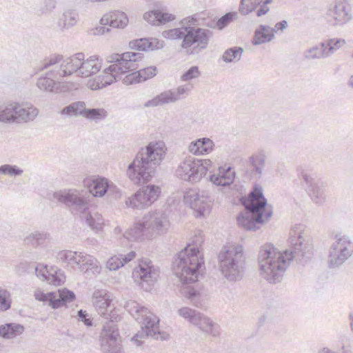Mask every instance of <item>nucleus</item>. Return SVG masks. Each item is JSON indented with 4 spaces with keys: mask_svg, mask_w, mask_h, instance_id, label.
I'll list each match as a JSON object with an SVG mask.
<instances>
[{
    "mask_svg": "<svg viewBox=\"0 0 353 353\" xmlns=\"http://www.w3.org/2000/svg\"><path fill=\"white\" fill-rule=\"evenodd\" d=\"M159 271L152 265L148 259H142L139 261L137 267L132 272L134 281L147 292L151 290L154 283L157 280Z\"/></svg>",
    "mask_w": 353,
    "mask_h": 353,
    "instance_id": "obj_16",
    "label": "nucleus"
},
{
    "mask_svg": "<svg viewBox=\"0 0 353 353\" xmlns=\"http://www.w3.org/2000/svg\"><path fill=\"white\" fill-rule=\"evenodd\" d=\"M52 196L59 202L65 204L71 211L85 215L86 223L92 229L99 230L102 228L103 219L101 214L97 213L92 216L89 210V195L87 192L74 189L55 192Z\"/></svg>",
    "mask_w": 353,
    "mask_h": 353,
    "instance_id": "obj_8",
    "label": "nucleus"
},
{
    "mask_svg": "<svg viewBox=\"0 0 353 353\" xmlns=\"http://www.w3.org/2000/svg\"><path fill=\"white\" fill-rule=\"evenodd\" d=\"M319 353H352V351L350 350H345L344 347H343L339 352H334L328 348H323Z\"/></svg>",
    "mask_w": 353,
    "mask_h": 353,
    "instance_id": "obj_60",
    "label": "nucleus"
},
{
    "mask_svg": "<svg viewBox=\"0 0 353 353\" xmlns=\"http://www.w3.org/2000/svg\"><path fill=\"white\" fill-rule=\"evenodd\" d=\"M237 17L238 14L236 12H228L217 20L216 23V27L219 30H223L227 27L229 23L236 19Z\"/></svg>",
    "mask_w": 353,
    "mask_h": 353,
    "instance_id": "obj_51",
    "label": "nucleus"
},
{
    "mask_svg": "<svg viewBox=\"0 0 353 353\" xmlns=\"http://www.w3.org/2000/svg\"><path fill=\"white\" fill-rule=\"evenodd\" d=\"M347 84L353 88V74L350 77Z\"/></svg>",
    "mask_w": 353,
    "mask_h": 353,
    "instance_id": "obj_63",
    "label": "nucleus"
},
{
    "mask_svg": "<svg viewBox=\"0 0 353 353\" xmlns=\"http://www.w3.org/2000/svg\"><path fill=\"white\" fill-rule=\"evenodd\" d=\"M24 327L19 323H9L0 326V336L3 339H13L21 334Z\"/></svg>",
    "mask_w": 353,
    "mask_h": 353,
    "instance_id": "obj_40",
    "label": "nucleus"
},
{
    "mask_svg": "<svg viewBox=\"0 0 353 353\" xmlns=\"http://www.w3.org/2000/svg\"><path fill=\"white\" fill-rule=\"evenodd\" d=\"M163 46L164 42L157 38H140L129 43L130 49L144 52L161 49Z\"/></svg>",
    "mask_w": 353,
    "mask_h": 353,
    "instance_id": "obj_31",
    "label": "nucleus"
},
{
    "mask_svg": "<svg viewBox=\"0 0 353 353\" xmlns=\"http://www.w3.org/2000/svg\"><path fill=\"white\" fill-rule=\"evenodd\" d=\"M56 4L54 0H44L34 8L35 14L38 16L48 14L55 8Z\"/></svg>",
    "mask_w": 353,
    "mask_h": 353,
    "instance_id": "obj_49",
    "label": "nucleus"
},
{
    "mask_svg": "<svg viewBox=\"0 0 353 353\" xmlns=\"http://www.w3.org/2000/svg\"><path fill=\"white\" fill-rule=\"evenodd\" d=\"M143 59V57L142 58ZM143 59L141 60V61ZM140 61L138 62L139 64ZM131 72L127 74L123 79V81L126 85H132L145 81L150 78L154 77L157 74V68L155 66H150L147 68H139L134 70L130 71Z\"/></svg>",
    "mask_w": 353,
    "mask_h": 353,
    "instance_id": "obj_28",
    "label": "nucleus"
},
{
    "mask_svg": "<svg viewBox=\"0 0 353 353\" xmlns=\"http://www.w3.org/2000/svg\"><path fill=\"white\" fill-rule=\"evenodd\" d=\"M57 259L72 268L78 266L83 272L99 273L101 269L95 258L81 252L61 250L57 254Z\"/></svg>",
    "mask_w": 353,
    "mask_h": 353,
    "instance_id": "obj_13",
    "label": "nucleus"
},
{
    "mask_svg": "<svg viewBox=\"0 0 353 353\" xmlns=\"http://www.w3.org/2000/svg\"><path fill=\"white\" fill-rule=\"evenodd\" d=\"M263 0H241L239 10L243 15H246L262 3Z\"/></svg>",
    "mask_w": 353,
    "mask_h": 353,
    "instance_id": "obj_48",
    "label": "nucleus"
},
{
    "mask_svg": "<svg viewBox=\"0 0 353 353\" xmlns=\"http://www.w3.org/2000/svg\"><path fill=\"white\" fill-rule=\"evenodd\" d=\"M180 24L182 26H194L199 25V20L197 18L195 17V16H190L186 18L183 19L180 21Z\"/></svg>",
    "mask_w": 353,
    "mask_h": 353,
    "instance_id": "obj_57",
    "label": "nucleus"
},
{
    "mask_svg": "<svg viewBox=\"0 0 353 353\" xmlns=\"http://www.w3.org/2000/svg\"><path fill=\"white\" fill-rule=\"evenodd\" d=\"M143 218L150 238L165 233L170 226L168 216L162 211L150 212Z\"/></svg>",
    "mask_w": 353,
    "mask_h": 353,
    "instance_id": "obj_22",
    "label": "nucleus"
},
{
    "mask_svg": "<svg viewBox=\"0 0 353 353\" xmlns=\"http://www.w3.org/2000/svg\"><path fill=\"white\" fill-rule=\"evenodd\" d=\"M19 268H22L23 272L28 271L29 269H34L35 273L38 277H41L49 284L56 286L61 285L65 281V276L63 272L58 268H51L50 271H49L47 268L45 267L39 270L38 265L27 262L20 263Z\"/></svg>",
    "mask_w": 353,
    "mask_h": 353,
    "instance_id": "obj_23",
    "label": "nucleus"
},
{
    "mask_svg": "<svg viewBox=\"0 0 353 353\" xmlns=\"http://www.w3.org/2000/svg\"><path fill=\"white\" fill-rule=\"evenodd\" d=\"M101 25H109L117 28H123L128 23L125 13L121 11H114L103 15L100 20Z\"/></svg>",
    "mask_w": 353,
    "mask_h": 353,
    "instance_id": "obj_34",
    "label": "nucleus"
},
{
    "mask_svg": "<svg viewBox=\"0 0 353 353\" xmlns=\"http://www.w3.org/2000/svg\"><path fill=\"white\" fill-rule=\"evenodd\" d=\"M5 123H26L34 120L39 110L31 104L12 103L4 105Z\"/></svg>",
    "mask_w": 353,
    "mask_h": 353,
    "instance_id": "obj_14",
    "label": "nucleus"
},
{
    "mask_svg": "<svg viewBox=\"0 0 353 353\" xmlns=\"http://www.w3.org/2000/svg\"><path fill=\"white\" fill-rule=\"evenodd\" d=\"M135 256L136 252L134 251H130L127 254H119L113 256L108 259L106 266L110 270H117L132 261Z\"/></svg>",
    "mask_w": 353,
    "mask_h": 353,
    "instance_id": "obj_39",
    "label": "nucleus"
},
{
    "mask_svg": "<svg viewBox=\"0 0 353 353\" xmlns=\"http://www.w3.org/2000/svg\"><path fill=\"white\" fill-rule=\"evenodd\" d=\"M4 105L0 106V123H5Z\"/></svg>",
    "mask_w": 353,
    "mask_h": 353,
    "instance_id": "obj_61",
    "label": "nucleus"
},
{
    "mask_svg": "<svg viewBox=\"0 0 353 353\" xmlns=\"http://www.w3.org/2000/svg\"><path fill=\"white\" fill-rule=\"evenodd\" d=\"M288 27V21L286 20H283L280 22H278L275 24V32L277 31H283Z\"/></svg>",
    "mask_w": 353,
    "mask_h": 353,
    "instance_id": "obj_58",
    "label": "nucleus"
},
{
    "mask_svg": "<svg viewBox=\"0 0 353 353\" xmlns=\"http://www.w3.org/2000/svg\"><path fill=\"white\" fill-rule=\"evenodd\" d=\"M235 175L232 167H219L216 173L210 175L209 180L217 186H228L234 181Z\"/></svg>",
    "mask_w": 353,
    "mask_h": 353,
    "instance_id": "obj_30",
    "label": "nucleus"
},
{
    "mask_svg": "<svg viewBox=\"0 0 353 353\" xmlns=\"http://www.w3.org/2000/svg\"><path fill=\"white\" fill-rule=\"evenodd\" d=\"M272 0H265L263 3L261 5V6L256 10V14L257 17H262L265 14H266L268 11L270 10V8L268 7V4L272 3Z\"/></svg>",
    "mask_w": 353,
    "mask_h": 353,
    "instance_id": "obj_55",
    "label": "nucleus"
},
{
    "mask_svg": "<svg viewBox=\"0 0 353 353\" xmlns=\"http://www.w3.org/2000/svg\"><path fill=\"white\" fill-rule=\"evenodd\" d=\"M102 59L98 55H92L87 59H83L80 70L81 77H88L97 74L101 68Z\"/></svg>",
    "mask_w": 353,
    "mask_h": 353,
    "instance_id": "obj_33",
    "label": "nucleus"
},
{
    "mask_svg": "<svg viewBox=\"0 0 353 353\" xmlns=\"http://www.w3.org/2000/svg\"><path fill=\"white\" fill-rule=\"evenodd\" d=\"M183 294L190 300L191 304L196 307L203 306L200 293L192 288H184L182 291Z\"/></svg>",
    "mask_w": 353,
    "mask_h": 353,
    "instance_id": "obj_45",
    "label": "nucleus"
},
{
    "mask_svg": "<svg viewBox=\"0 0 353 353\" xmlns=\"http://www.w3.org/2000/svg\"><path fill=\"white\" fill-rule=\"evenodd\" d=\"M327 15L332 25H344L352 19L351 5L346 0L336 1L329 5Z\"/></svg>",
    "mask_w": 353,
    "mask_h": 353,
    "instance_id": "obj_20",
    "label": "nucleus"
},
{
    "mask_svg": "<svg viewBox=\"0 0 353 353\" xmlns=\"http://www.w3.org/2000/svg\"><path fill=\"white\" fill-rule=\"evenodd\" d=\"M108 116V111L102 108H86L85 109L83 117L90 121H94L97 123L103 121Z\"/></svg>",
    "mask_w": 353,
    "mask_h": 353,
    "instance_id": "obj_42",
    "label": "nucleus"
},
{
    "mask_svg": "<svg viewBox=\"0 0 353 353\" xmlns=\"http://www.w3.org/2000/svg\"><path fill=\"white\" fill-rule=\"evenodd\" d=\"M77 316L79 319L82 321L87 326L89 327L92 325V321L88 318V314L85 311H83V310H79Z\"/></svg>",
    "mask_w": 353,
    "mask_h": 353,
    "instance_id": "obj_56",
    "label": "nucleus"
},
{
    "mask_svg": "<svg viewBox=\"0 0 353 353\" xmlns=\"http://www.w3.org/2000/svg\"><path fill=\"white\" fill-rule=\"evenodd\" d=\"M190 88L188 85H181L177 88L165 90L148 100L145 103V107L162 106L165 104L175 103L177 101L185 99L189 95Z\"/></svg>",
    "mask_w": 353,
    "mask_h": 353,
    "instance_id": "obj_21",
    "label": "nucleus"
},
{
    "mask_svg": "<svg viewBox=\"0 0 353 353\" xmlns=\"http://www.w3.org/2000/svg\"><path fill=\"white\" fill-rule=\"evenodd\" d=\"M324 46L325 45L323 43V42H321L319 45H316L307 49L304 52V57L308 60L316 59H319L328 57L327 52H326Z\"/></svg>",
    "mask_w": 353,
    "mask_h": 353,
    "instance_id": "obj_44",
    "label": "nucleus"
},
{
    "mask_svg": "<svg viewBox=\"0 0 353 353\" xmlns=\"http://www.w3.org/2000/svg\"><path fill=\"white\" fill-rule=\"evenodd\" d=\"M312 249L309 230L296 224L290 230L288 250L281 253L270 245L262 247L258 256L260 274L270 283H279L290 262L305 263L312 256Z\"/></svg>",
    "mask_w": 353,
    "mask_h": 353,
    "instance_id": "obj_1",
    "label": "nucleus"
},
{
    "mask_svg": "<svg viewBox=\"0 0 353 353\" xmlns=\"http://www.w3.org/2000/svg\"><path fill=\"white\" fill-rule=\"evenodd\" d=\"M179 314L188 319L192 324L197 326L203 332L214 337L219 335V326L210 318L204 316L200 312L188 307H181L178 310Z\"/></svg>",
    "mask_w": 353,
    "mask_h": 353,
    "instance_id": "obj_18",
    "label": "nucleus"
},
{
    "mask_svg": "<svg viewBox=\"0 0 353 353\" xmlns=\"http://www.w3.org/2000/svg\"><path fill=\"white\" fill-rule=\"evenodd\" d=\"M51 68L50 70L38 78L36 85L41 91L59 93L61 90V83L59 80L62 77L52 74V72H58L57 66Z\"/></svg>",
    "mask_w": 353,
    "mask_h": 353,
    "instance_id": "obj_26",
    "label": "nucleus"
},
{
    "mask_svg": "<svg viewBox=\"0 0 353 353\" xmlns=\"http://www.w3.org/2000/svg\"><path fill=\"white\" fill-rule=\"evenodd\" d=\"M161 189L155 185H147L128 197L125 201L128 207L133 209L142 210L150 206L157 200Z\"/></svg>",
    "mask_w": 353,
    "mask_h": 353,
    "instance_id": "obj_17",
    "label": "nucleus"
},
{
    "mask_svg": "<svg viewBox=\"0 0 353 353\" xmlns=\"http://www.w3.org/2000/svg\"><path fill=\"white\" fill-rule=\"evenodd\" d=\"M11 307L10 292L0 288V311H6Z\"/></svg>",
    "mask_w": 353,
    "mask_h": 353,
    "instance_id": "obj_53",
    "label": "nucleus"
},
{
    "mask_svg": "<svg viewBox=\"0 0 353 353\" xmlns=\"http://www.w3.org/2000/svg\"><path fill=\"white\" fill-rule=\"evenodd\" d=\"M123 237L130 241H143L145 239H151L146 225L143 223V218L126 230L123 234Z\"/></svg>",
    "mask_w": 353,
    "mask_h": 353,
    "instance_id": "obj_32",
    "label": "nucleus"
},
{
    "mask_svg": "<svg viewBox=\"0 0 353 353\" xmlns=\"http://www.w3.org/2000/svg\"><path fill=\"white\" fill-rule=\"evenodd\" d=\"M250 198L243 201L244 211L237 216L239 225L247 230H256L272 215V206L268 203L261 185L254 184Z\"/></svg>",
    "mask_w": 353,
    "mask_h": 353,
    "instance_id": "obj_5",
    "label": "nucleus"
},
{
    "mask_svg": "<svg viewBox=\"0 0 353 353\" xmlns=\"http://www.w3.org/2000/svg\"><path fill=\"white\" fill-rule=\"evenodd\" d=\"M183 201L194 210L197 217L204 216L205 212L209 210L211 202L208 192L197 188L187 190L184 194Z\"/></svg>",
    "mask_w": 353,
    "mask_h": 353,
    "instance_id": "obj_19",
    "label": "nucleus"
},
{
    "mask_svg": "<svg viewBox=\"0 0 353 353\" xmlns=\"http://www.w3.org/2000/svg\"><path fill=\"white\" fill-rule=\"evenodd\" d=\"M41 297L37 295L36 299L39 301H47L53 309H57L72 302L75 298V294L67 289H59L57 292H50L47 294L41 293Z\"/></svg>",
    "mask_w": 353,
    "mask_h": 353,
    "instance_id": "obj_24",
    "label": "nucleus"
},
{
    "mask_svg": "<svg viewBox=\"0 0 353 353\" xmlns=\"http://www.w3.org/2000/svg\"><path fill=\"white\" fill-rule=\"evenodd\" d=\"M165 145L163 141H152L141 148L126 171L128 177L134 184L149 182L154 175L155 170L165 155Z\"/></svg>",
    "mask_w": 353,
    "mask_h": 353,
    "instance_id": "obj_2",
    "label": "nucleus"
},
{
    "mask_svg": "<svg viewBox=\"0 0 353 353\" xmlns=\"http://www.w3.org/2000/svg\"><path fill=\"white\" fill-rule=\"evenodd\" d=\"M212 32L209 29L197 26H182L162 32V36L170 40L181 39V48L186 54H197L207 48Z\"/></svg>",
    "mask_w": 353,
    "mask_h": 353,
    "instance_id": "obj_6",
    "label": "nucleus"
},
{
    "mask_svg": "<svg viewBox=\"0 0 353 353\" xmlns=\"http://www.w3.org/2000/svg\"><path fill=\"white\" fill-rule=\"evenodd\" d=\"M88 191L93 196L101 197L108 191H112L115 187L104 177H96L86 182Z\"/></svg>",
    "mask_w": 353,
    "mask_h": 353,
    "instance_id": "obj_29",
    "label": "nucleus"
},
{
    "mask_svg": "<svg viewBox=\"0 0 353 353\" xmlns=\"http://www.w3.org/2000/svg\"><path fill=\"white\" fill-rule=\"evenodd\" d=\"M266 157L263 152L251 155L246 161L245 175L250 179L261 177L265 165Z\"/></svg>",
    "mask_w": 353,
    "mask_h": 353,
    "instance_id": "obj_27",
    "label": "nucleus"
},
{
    "mask_svg": "<svg viewBox=\"0 0 353 353\" xmlns=\"http://www.w3.org/2000/svg\"><path fill=\"white\" fill-rule=\"evenodd\" d=\"M46 234L35 232L31 233L24 239V243L27 245H31L32 247L37 248L38 246L44 245L46 241Z\"/></svg>",
    "mask_w": 353,
    "mask_h": 353,
    "instance_id": "obj_46",
    "label": "nucleus"
},
{
    "mask_svg": "<svg viewBox=\"0 0 353 353\" xmlns=\"http://www.w3.org/2000/svg\"><path fill=\"white\" fill-rule=\"evenodd\" d=\"M84 58L85 55L83 52L75 53L65 59H63L61 54H52L44 59L42 65L38 68V72L57 66L58 72H52L55 75L63 78L76 73L79 77L82 61Z\"/></svg>",
    "mask_w": 353,
    "mask_h": 353,
    "instance_id": "obj_11",
    "label": "nucleus"
},
{
    "mask_svg": "<svg viewBox=\"0 0 353 353\" xmlns=\"http://www.w3.org/2000/svg\"><path fill=\"white\" fill-rule=\"evenodd\" d=\"M109 31H110V29L108 28H106L105 26H98V27L95 28V29L94 30L93 34L95 35H102Z\"/></svg>",
    "mask_w": 353,
    "mask_h": 353,
    "instance_id": "obj_59",
    "label": "nucleus"
},
{
    "mask_svg": "<svg viewBox=\"0 0 353 353\" xmlns=\"http://www.w3.org/2000/svg\"><path fill=\"white\" fill-rule=\"evenodd\" d=\"M77 17L78 14L76 10L70 9L66 10L60 17L58 21V26L62 30L72 27L77 23Z\"/></svg>",
    "mask_w": 353,
    "mask_h": 353,
    "instance_id": "obj_41",
    "label": "nucleus"
},
{
    "mask_svg": "<svg viewBox=\"0 0 353 353\" xmlns=\"http://www.w3.org/2000/svg\"><path fill=\"white\" fill-rule=\"evenodd\" d=\"M112 299L109 292L105 290H97L92 295V303L99 315L106 314L108 307H110Z\"/></svg>",
    "mask_w": 353,
    "mask_h": 353,
    "instance_id": "obj_35",
    "label": "nucleus"
},
{
    "mask_svg": "<svg viewBox=\"0 0 353 353\" xmlns=\"http://www.w3.org/2000/svg\"><path fill=\"white\" fill-rule=\"evenodd\" d=\"M85 103L84 101H76L71 104L66 105L61 110L62 114H65L70 117L72 116H81L83 117Z\"/></svg>",
    "mask_w": 353,
    "mask_h": 353,
    "instance_id": "obj_43",
    "label": "nucleus"
},
{
    "mask_svg": "<svg viewBox=\"0 0 353 353\" xmlns=\"http://www.w3.org/2000/svg\"><path fill=\"white\" fill-rule=\"evenodd\" d=\"M203 241V235L199 231L192 239V247L188 244L172 262L173 273L184 284L198 281L199 274L204 265L203 255L199 251Z\"/></svg>",
    "mask_w": 353,
    "mask_h": 353,
    "instance_id": "obj_3",
    "label": "nucleus"
},
{
    "mask_svg": "<svg viewBox=\"0 0 353 353\" xmlns=\"http://www.w3.org/2000/svg\"><path fill=\"white\" fill-rule=\"evenodd\" d=\"M212 165L210 159H199L194 157H186L178 165L175 170L177 178L190 183H197L201 181Z\"/></svg>",
    "mask_w": 353,
    "mask_h": 353,
    "instance_id": "obj_12",
    "label": "nucleus"
},
{
    "mask_svg": "<svg viewBox=\"0 0 353 353\" xmlns=\"http://www.w3.org/2000/svg\"><path fill=\"white\" fill-rule=\"evenodd\" d=\"M214 143L208 138L198 139L190 143L188 147L190 152L194 155L209 154L213 149Z\"/></svg>",
    "mask_w": 353,
    "mask_h": 353,
    "instance_id": "obj_38",
    "label": "nucleus"
},
{
    "mask_svg": "<svg viewBox=\"0 0 353 353\" xmlns=\"http://www.w3.org/2000/svg\"><path fill=\"white\" fill-rule=\"evenodd\" d=\"M115 230L117 231V232H119V231H121V229L119 228H115Z\"/></svg>",
    "mask_w": 353,
    "mask_h": 353,
    "instance_id": "obj_64",
    "label": "nucleus"
},
{
    "mask_svg": "<svg viewBox=\"0 0 353 353\" xmlns=\"http://www.w3.org/2000/svg\"><path fill=\"white\" fill-rule=\"evenodd\" d=\"M349 318H350V321H351V322H350V327H351V330H352V332H353V314H350L349 315Z\"/></svg>",
    "mask_w": 353,
    "mask_h": 353,
    "instance_id": "obj_62",
    "label": "nucleus"
},
{
    "mask_svg": "<svg viewBox=\"0 0 353 353\" xmlns=\"http://www.w3.org/2000/svg\"><path fill=\"white\" fill-rule=\"evenodd\" d=\"M124 307L137 321L142 324V330L132 338V341H134L137 346H141L143 344L139 339L147 336L162 341L169 339L168 333L159 330V319L152 313H150L147 307L141 306L137 302L132 300L126 301Z\"/></svg>",
    "mask_w": 353,
    "mask_h": 353,
    "instance_id": "obj_7",
    "label": "nucleus"
},
{
    "mask_svg": "<svg viewBox=\"0 0 353 353\" xmlns=\"http://www.w3.org/2000/svg\"><path fill=\"white\" fill-rule=\"evenodd\" d=\"M107 321L104 323L100 336L101 350L103 353H122L120 335L117 325L121 320L119 310L114 308L109 312L101 315Z\"/></svg>",
    "mask_w": 353,
    "mask_h": 353,
    "instance_id": "obj_10",
    "label": "nucleus"
},
{
    "mask_svg": "<svg viewBox=\"0 0 353 353\" xmlns=\"http://www.w3.org/2000/svg\"><path fill=\"white\" fill-rule=\"evenodd\" d=\"M143 58V54L134 52L113 53L107 57V62L111 63L103 74L93 79H90L88 86L92 90H97L111 85L121 79V75L139 68L138 62Z\"/></svg>",
    "mask_w": 353,
    "mask_h": 353,
    "instance_id": "obj_4",
    "label": "nucleus"
},
{
    "mask_svg": "<svg viewBox=\"0 0 353 353\" xmlns=\"http://www.w3.org/2000/svg\"><path fill=\"white\" fill-rule=\"evenodd\" d=\"M219 268L223 275L230 281L242 279L245 259L241 245H230L219 255Z\"/></svg>",
    "mask_w": 353,
    "mask_h": 353,
    "instance_id": "obj_9",
    "label": "nucleus"
},
{
    "mask_svg": "<svg viewBox=\"0 0 353 353\" xmlns=\"http://www.w3.org/2000/svg\"><path fill=\"white\" fill-rule=\"evenodd\" d=\"M345 40L342 39H329L323 42L325 45L326 52H327V57H329L333 54L338 49H339L343 45L345 44Z\"/></svg>",
    "mask_w": 353,
    "mask_h": 353,
    "instance_id": "obj_50",
    "label": "nucleus"
},
{
    "mask_svg": "<svg viewBox=\"0 0 353 353\" xmlns=\"http://www.w3.org/2000/svg\"><path fill=\"white\" fill-rule=\"evenodd\" d=\"M200 75V72L197 66H192L186 72H185L181 77V79L183 81H187L192 79L196 78Z\"/></svg>",
    "mask_w": 353,
    "mask_h": 353,
    "instance_id": "obj_54",
    "label": "nucleus"
},
{
    "mask_svg": "<svg viewBox=\"0 0 353 353\" xmlns=\"http://www.w3.org/2000/svg\"><path fill=\"white\" fill-rule=\"evenodd\" d=\"M243 49L241 47H232L227 49L223 56L222 59L225 63H231L232 61H238L241 59Z\"/></svg>",
    "mask_w": 353,
    "mask_h": 353,
    "instance_id": "obj_47",
    "label": "nucleus"
},
{
    "mask_svg": "<svg viewBox=\"0 0 353 353\" xmlns=\"http://www.w3.org/2000/svg\"><path fill=\"white\" fill-rule=\"evenodd\" d=\"M302 177L307 185V191L311 199L316 204H322L325 200V183L317 177L303 172Z\"/></svg>",
    "mask_w": 353,
    "mask_h": 353,
    "instance_id": "obj_25",
    "label": "nucleus"
},
{
    "mask_svg": "<svg viewBox=\"0 0 353 353\" xmlns=\"http://www.w3.org/2000/svg\"><path fill=\"white\" fill-rule=\"evenodd\" d=\"M143 19L153 26H161L175 19V15L159 10L145 12Z\"/></svg>",
    "mask_w": 353,
    "mask_h": 353,
    "instance_id": "obj_36",
    "label": "nucleus"
},
{
    "mask_svg": "<svg viewBox=\"0 0 353 353\" xmlns=\"http://www.w3.org/2000/svg\"><path fill=\"white\" fill-rule=\"evenodd\" d=\"M275 28L269 26L259 25L254 31L252 43L254 46L266 43L274 38Z\"/></svg>",
    "mask_w": 353,
    "mask_h": 353,
    "instance_id": "obj_37",
    "label": "nucleus"
},
{
    "mask_svg": "<svg viewBox=\"0 0 353 353\" xmlns=\"http://www.w3.org/2000/svg\"><path fill=\"white\" fill-rule=\"evenodd\" d=\"M23 172L22 169L15 165L4 164L0 166V174L10 176H19Z\"/></svg>",
    "mask_w": 353,
    "mask_h": 353,
    "instance_id": "obj_52",
    "label": "nucleus"
},
{
    "mask_svg": "<svg viewBox=\"0 0 353 353\" xmlns=\"http://www.w3.org/2000/svg\"><path fill=\"white\" fill-rule=\"evenodd\" d=\"M336 239L329 253L328 263L330 268L340 266L353 252V244L348 236L336 234Z\"/></svg>",
    "mask_w": 353,
    "mask_h": 353,
    "instance_id": "obj_15",
    "label": "nucleus"
}]
</instances>
